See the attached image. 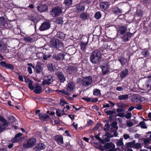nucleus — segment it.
<instances>
[{
    "mask_svg": "<svg viewBox=\"0 0 151 151\" xmlns=\"http://www.w3.org/2000/svg\"><path fill=\"white\" fill-rule=\"evenodd\" d=\"M101 59V53L98 50H95L92 52L90 57L91 62L93 64L99 63Z\"/></svg>",
    "mask_w": 151,
    "mask_h": 151,
    "instance_id": "nucleus-1",
    "label": "nucleus"
},
{
    "mask_svg": "<svg viewBox=\"0 0 151 151\" xmlns=\"http://www.w3.org/2000/svg\"><path fill=\"white\" fill-rule=\"evenodd\" d=\"M36 142V139L35 138H31L26 140L23 144L24 148H29L32 147Z\"/></svg>",
    "mask_w": 151,
    "mask_h": 151,
    "instance_id": "nucleus-2",
    "label": "nucleus"
},
{
    "mask_svg": "<svg viewBox=\"0 0 151 151\" xmlns=\"http://www.w3.org/2000/svg\"><path fill=\"white\" fill-rule=\"evenodd\" d=\"M50 45L58 49H59L63 47V44L62 42L56 39L51 40L50 42Z\"/></svg>",
    "mask_w": 151,
    "mask_h": 151,
    "instance_id": "nucleus-3",
    "label": "nucleus"
},
{
    "mask_svg": "<svg viewBox=\"0 0 151 151\" xmlns=\"http://www.w3.org/2000/svg\"><path fill=\"white\" fill-rule=\"evenodd\" d=\"M8 125V123L3 117L0 115V132H3Z\"/></svg>",
    "mask_w": 151,
    "mask_h": 151,
    "instance_id": "nucleus-4",
    "label": "nucleus"
},
{
    "mask_svg": "<svg viewBox=\"0 0 151 151\" xmlns=\"http://www.w3.org/2000/svg\"><path fill=\"white\" fill-rule=\"evenodd\" d=\"M61 7L57 6L53 8L50 11V14L53 17H55L61 14L62 12Z\"/></svg>",
    "mask_w": 151,
    "mask_h": 151,
    "instance_id": "nucleus-5",
    "label": "nucleus"
},
{
    "mask_svg": "<svg viewBox=\"0 0 151 151\" xmlns=\"http://www.w3.org/2000/svg\"><path fill=\"white\" fill-rule=\"evenodd\" d=\"M52 78L53 76L51 75L45 76L43 78L42 84L44 85L50 84L53 81Z\"/></svg>",
    "mask_w": 151,
    "mask_h": 151,
    "instance_id": "nucleus-6",
    "label": "nucleus"
},
{
    "mask_svg": "<svg viewBox=\"0 0 151 151\" xmlns=\"http://www.w3.org/2000/svg\"><path fill=\"white\" fill-rule=\"evenodd\" d=\"M91 76H89L83 78L82 80L81 83L83 86H87L91 84Z\"/></svg>",
    "mask_w": 151,
    "mask_h": 151,
    "instance_id": "nucleus-7",
    "label": "nucleus"
},
{
    "mask_svg": "<svg viewBox=\"0 0 151 151\" xmlns=\"http://www.w3.org/2000/svg\"><path fill=\"white\" fill-rule=\"evenodd\" d=\"M50 27L49 22L46 21L43 22L39 28L40 31H43L48 29Z\"/></svg>",
    "mask_w": 151,
    "mask_h": 151,
    "instance_id": "nucleus-8",
    "label": "nucleus"
},
{
    "mask_svg": "<svg viewBox=\"0 0 151 151\" xmlns=\"http://www.w3.org/2000/svg\"><path fill=\"white\" fill-rule=\"evenodd\" d=\"M77 69V67L75 65L70 66L68 67L66 71L69 74H73L76 72Z\"/></svg>",
    "mask_w": 151,
    "mask_h": 151,
    "instance_id": "nucleus-9",
    "label": "nucleus"
},
{
    "mask_svg": "<svg viewBox=\"0 0 151 151\" xmlns=\"http://www.w3.org/2000/svg\"><path fill=\"white\" fill-rule=\"evenodd\" d=\"M46 146L44 144L42 143L37 144L33 148V151H40L44 149Z\"/></svg>",
    "mask_w": 151,
    "mask_h": 151,
    "instance_id": "nucleus-10",
    "label": "nucleus"
},
{
    "mask_svg": "<svg viewBox=\"0 0 151 151\" xmlns=\"http://www.w3.org/2000/svg\"><path fill=\"white\" fill-rule=\"evenodd\" d=\"M145 98L143 97L138 96H134L132 98V100L134 101L136 100L135 102L137 103L142 102H144Z\"/></svg>",
    "mask_w": 151,
    "mask_h": 151,
    "instance_id": "nucleus-11",
    "label": "nucleus"
},
{
    "mask_svg": "<svg viewBox=\"0 0 151 151\" xmlns=\"http://www.w3.org/2000/svg\"><path fill=\"white\" fill-rule=\"evenodd\" d=\"M56 74L60 83H63L65 81V78L63 73L60 71H58L56 73Z\"/></svg>",
    "mask_w": 151,
    "mask_h": 151,
    "instance_id": "nucleus-12",
    "label": "nucleus"
},
{
    "mask_svg": "<svg viewBox=\"0 0 151 151\" xmlns=\"http://www.w3.org/2000/svg\"><path fill=\"white\" fill-rule=\"evenodd\" d=\"M37 9L41 13L47 11L48 10V7L46 5L42 4L39 5L37 6Z\"/></svg>",
    "mask_w": 151,
    "mask_h": 151,
    "instance_id": "nucleus-13",
    "label": "nucleus"
},
{
    "mask_svg": "<svg viewBox=\"0 0 151 151\" xmlns=\"http://www.w3.org/2000/svg\"><path fill=\"white\" fill-rule=\"evenodd\" d=\"M65 55L62 53H59L57 55H54L53 58L57 60H63L64 59Z\"/></svg>",
    "mask_w": 151,
    "mask_h": 151,
    "instance_id": "nucleus-14",
    "label": "nucleus"
},
{
    "mask_svg": "<svg viewBox=\"0 0 151 151\" xmlns=\"http://www.w3.org/2000/svg\"><path fill=\"white\" fill-rule=\"evenodd\" d=\"M100 6L102 10H105L109 8V4L108 2H101L100 3Z\"/></svg>",
    "mask_w": 151,
    "mask_h": 151,
    "instance_id": "nucleus-15",
    "label": "nucleus"
},
{
    "mask_svg": "<svg viewBox=\"0 0 151 151\" xmlns=\"http://www.w3.org/2000/svg\"><path fill=\"white\" fill-rule=\"evenodd\" d=\"M68 54L69 55H73L74 54L76 51V48L72 46H70L68 47Z\"/></svg>",
    "mask_w": 151,
    "mask_h": 151,
    "instance_id": "nucleus-16",
    "label": "nucleus"
},
{
    "mask_svg": "<svg viewBox=\"0 0 151 151\" xmlns=\"http://www.w3.org/2000/svg\"><path fill=\"white\" fill-rule=\"evenodd\" d=\"M40 119L43 121H46L50 118L49 116L44 113H40L39 114Z\"/></svg>",
    "mask_w": 151,
    "mask_h": 151,
    "instance_id": "nucleus-17",
    "label": "nucleus"
},
{
    "mask_svg": "<svg viewBox=\"0 0 151 151\" xmlns=\"http://www.w3.org/2000/svg\"><path fill=\"white\" fill-rule=\"evenodd\" d=\"M22 135V134L19 133L16 134L14 138L12 139V141L13 142H18L21 140V137H20Z\"/></svg>",
    "mask_w": 151,
    "mask_h": 151,
    "instance_id": "nucleus-18",
    "label": "nucleus"
},
{
    "mask_svg": "<svg viewBox=\"0 0 151 151\" xmlns=\"http://www.w3.org/2000/svg\"><path fill=\"white\" fill-rule=\"evenodd\" d=\"M0 26H3L6 28L8 27V24L3 17H0Z\"/></svg>",
    "mask_w": 151,
    "mask_h": 151,
    "instance_id": "nucleus-19",
    "label": "nucleus"
},
{
    "mask_svg": "<svg viewBox=\"0 0 151 151\" xmlns=\"http://www.w3.org/2000/svg\"><path fill=\"white\" fill-rule=\"evenodd\" d=\"M132 33L130 32H127L126 34L122 37V39L124 42H126L131 37Z\"/></svg>",
    "mask_w": 151,
    "mask_h": 151,
    "instance_id": "nucleus-20",
    "label": "nucleus"
},
{
    "mask_svg": "<svg viewBox=\"0 0 151 151\" xmlns=\"http://www.w3.org/2000/svg\"><path fill=\"white\" fill-rule=\"evenodd\" d=\"M100 67L101 68L103 74H106L109 71V67L107 65H100Z\"/></svg>",
    "mask_w": 151,
    "mask_h": 151,
    "instance_id": "nucleus-21",
    "label": "nucleus"
},
{
    "mask_svg": "<svg viewBox=\"0 0 151 151\" xmlns=\"http://www.w3.org/2000/svg\"><path fill=\"white\" fill-rule=\"evenodd\" d=\"M55 139L58 143L60 145L63 143V137L60 135H57L55 136Z\"/></svg>",
    "mask_w": 151,
    "mask_h": 151,
    "instance_id": "nucleus-22",
    "label": "nucleus"
},
{
    "mask_svg": "<svg viewBox=\"0 0 151 151\" xmlns=\"http://www.w3.org/2000/svg\"><path fill=\"white\" fill-rule=\"evenodd\" d=\"M80 17L82 20H85L89 18V15L87 13L83 12L80 14Z\"/></svg>",
    "mask_w": 151,
    "mask_h": 151,
    "instance_id": "nucleus-23",
    "label": "nucleus"
},
{
    "mask_svg": "<svg viewBox=\"0 0 151 151\" xmlns=\"http://www.w3.org/2000/svg\"><path fill=\"white\" fill-rule=\"evenodd\" d=\"M119 32L121 34L124 35L127 31V28L124 26H122L119 27Z\"/></svg>",
    "mask_w": 151,
    "mask_h": 151,
    "instance_id": "nucleus-24",
    "label": "nucleus"
},
{
    "mask_svg": "<svg viewBox=\"0 0 151 151\" xmlns=\"http://www.w3.org/2000/svg\"><path fill=\"white\" fill-rule=\"evenodd\" d=\"M74 87V83L72 82H70L68 83L67 88V90L68 91H72Z\"/></svg>",
    "mask_w": 151,
    "mask_h": 151,
    "instance_id": "nucleus-25",
    "label": "nucleus"
},
{
    "mask_svg": "<svg viewBox=\"0 0 151 151\" xmlns=\"http://www.w3.org/2000/svg\"><path fill=\"white\" fill-rule=\"evenodd\" d=\"M34 92L36 94H40L42 92V88L40 86L37 85L35 88Z\"/></svg>",
    "mask_w": 151,
    "mask_h": 151,
    "instance_id": "nucleus-26",
    "label": "nucleus"
},
{
    "mask_svg": "<svg viewBox=\"0 0 151 151\" xmlns=\"http://www.w3.org/2000/svg\"><path fill=\"white\" fill-rule=\"evenodd\" d=\"M128 73V70L125 68V70H123L121 72L120 77L122 78H124L127 75Z\"/></svg>",
    "mask_w": 151,
    "mask_h": 151,
    "instance_id": "nucleus-27",
    "label": "nucleus"
},
{
    "mask_svg": "<svg viewBox=\"0 0 151 151\" xmlns=\"http://www.w3.org/2000/svg\"><path fill=\"white\" fill-rule=\"evenodd\" d=\"M147 134H151L150 135L149 137H147L146 139H144V142L145 144H147L149 142H150L151 141V131L149 132L146 133Z\"/></svg>",
    "mask_w": 151,
    "mask_h": 151,
    "instance_id": "nucleus-28",
    "label": "nucleus"
},
{
    "mask_svg": "<svg viewBox=\"0 0 151 151\" xmlns=\"http://www.w3.org/2000/svg\"><path fill=\"white\" fill-rule=\"evenodd\" d=\"M112 11L114 14H118L122 13V10L117 7L114 8Z\"/></svg>",
    "mask_w": 151,
    "mask_h": 151,
    "instance_id": "nucleus-29",
    "label": "nucleus"
},
{
    "mask_svg": "<svg viewBox=\"0 0 151 151\" xmlns=\"http://www.w3.org/2000/svg\"><path fill=\"white\" fill-rule=\"evenodd\" d=\"M115 145L112 143H107L104 146L106 149H110L114 146Z\"/></svg>",
    "mask_w": 151,
    "mask_h": 151,
    "instance_id": "nucleus-30",
    "label": "nucleus"
},
{
    "mask_svg": "<svg viewBox=\"0 0 151 151\" xmlns=\"http://www.w3.org/2000/svg\"><path fill=\"white\" fill-rule=\"evenodd\" d=\"M78 12H81L85 10V6L83 5L78 4L76 6Z\"/></svg>",
    "mask_w": 151,
    "mask_h": 151,
    "instance_id": "nucleus-31",
    "label": "nucleus"
},
{
    "mask_svg": "<svg viewBox=\"0 0 151 151\" xmlns=\"http://www.w3.org/2000/svg\"><path fill=\"white\" fill-rule=\"evenodd\" d=\"M128 94L122 95L118 96V99L119 100H125L128 99Z\"/></svg>",
    "mask_w": 151,
    "mask_h": 151,
    "instance_id": "nucleus-32",
    "label": "nucleus"
},
{
    "mask_svg": "<svg viewBox=\"0 0 151 151\" xmlns=\"http://www.w3.org/2000/svg\"><path fill=\"white\" fill-rule=\"evenodd\" d=\"M57 37L60 39H63L65 37V35L63 32H59L57 34Z\"/></svg>",
    "mask_w": 151,
    "mask_h": 151,
    "instance_id": "nucleus-33",
    "label": "nucleus"
},
{
    "mask_svg": "<svg viewBox=\"0 0 151 151\" xmlns=\"http://www.w3.org/2000/svg\"><path fill=\"white\" fill-rule=\"evenodd\" d=\"M40 54L42 55L43 58L44 60H46L49 58L50 57V55L49 54H44L42 53H40L37 55Z\"/></svg>",
    "mask_w": 151,
    "mask_h": 151,
    "instance_id": "nucleus-34",
    "label": "nucleus"
},
{
    "mask_svg": "<svg viewBox=\"0 0 151 151\" xmlns=\"http://www.w3.org/2000/svg\"><path fill=\"white\" fill-rule=\"evenodd\" d=\"M73 0H65L64 3L67 6H71L72 4Z\"/></svg>",
    "mask_w": 151,
    "mask_h": 151,
    "instance_id": "nucleus-35",
    "label": "nucleus"
},
{
    "mask_svg": "<svg viewBox=\"0 0 151 151\" xmlns=\"http://www.w3.org/2000/svg\"><path fill=\"white\" fill-rule=\"evenodd\" d=\"M135 143V140H133L132 142H127V145L130 147H134V144Z\"/></svg>",
    "mask_w": 151,
    "mask_h": 151,
    "instance_id": "nucleus-36",
    "label": "nucleus"
},
{
    "mask_svg": "<svg viewBox=\"0 0 151 151\" xmlns=\"http://www.w3.org/2000/svg\"><path fill=\"white\" fill-rule=\"evenodd\" d=\"M42 68L39 65H37L35 67V70L36 72L38 74L40 73L42 71Z\"/></svg>",
    "mask_w": 151,
    "mask_h": 151,
    "instance_id": "nucleus-37",
    "label": "nucleus"
},
{
    "mask_svg": "<svg viewBox=\"0 0 151 151\" xmlns=\"http://www.w3.org/2000/svg\"><path fill=\"white\" fill-rule=\"evenodd\" d=\"M93 94L96 96L101 95L100 91L97 89H94L93 91Z\"/></svg>",
    "mask_w": 151,
    "mask_h": 151,
    "instance_id": "nucleus-38",
    "label": "nucleus"
},
{
    "mask_svg": "<svg viewBox=\"0 0 151 151\" xmlns=\"http://www.w3.org/2000/svg\"><path fill=\"white\" fill-rule=\"evenodd\" d=\"M88 43L87 42H85L84 43L81 42V44H80V46L81 47V49L83 50H84L86 47Z\"/></svg>",
    "mask_w": 151,
    "mask_h": 151,
    "instance_id": "nucleus-39",
    "label": "nucleus"
},
{
    "mask_svg": "<svg viewBox=\"0 0 151 151\" xmlns=\"http://www.w3.org/2000/svg\"><path fill=\"white\" fill-rule=\"evenodd\" d=\"M119 61L121 62L122 65H124L128 62V60L124 58H122L119 60Z\"/></svg>",
    "mask_w": 151,
    "mask_h": 151,
    "instance_id": "nucleus-40",
    "label": "nucleus"
},
{
    "mask_svg": "<svg viewBox=\"0 0 151 151\" xmlns=\"http://www.w3.org/2000/svg\"><path fill=\"white\" fill-rule=\"evenodd\" d=\"M47 68L48 70L51 72H53L54 70L52 63L48 65Z\"/></svg>",
    "mask_w": 151,
    "mask_h": 151,
    "instance_id": "nucleus-41",
    "label": "nucleus"
},
{
    "mask_svg": "<svg viewBox=\"0 0 151 151\" xmlns=\"http://www.w3.org/2000/svg\"><path fill=\"white\" fill-rule=\"evenodd\" d=\"M139 125L141 126V127L143 129H146L147 128V126L145 125V123L143 121L140 122Z\"/></svg>",
    "mask_w": 151,
    "mask_h": 151,
    "instance_id": "nucleus-42",
    "label": "nucleus"
},
{
    "mask_svg": "<svg viewBox=\"0 0 151 151\" xmlns=\"http://www.w3.org/2000/svg\"><path fill=\"white\" fill-rule=\"evenodd\" d=\"M106 109H105V112L108 115H112L114 114H115L116 112L115 110H109L108 111H105Z\"/></svg>",
    "mask_w": 151,
    "mask_h": 151,
    "instance_id": "nucleus-43",
    "label": "nucleus"
},
{
    "mask_svg": "<svg viewBox=\"0 0 151 151\" xmlns=\"http://www.w3.org/2000/svg\"><path fill=\"white\" fill-rule=\"evenodd\" d=\"M101 16V14L99 12H96L95 15V17L97 19H99Z\"/></svg>",
    "mask_w": 151,
    "mask_h": 151,
    "instance_id": "nucleus-44",
    "label": "nucleus"
},
{
    "mask_svg": "<svg viewBox=\"0 0 151 151\" xmlns=\"http://www.w3.org/2000/svg\"><path fill=\"white\" fill-rule=\"evenodd\" d=\"M136 14L138 17H141L143 15L142 11L141 10H137L136 11Z\"/></svg>",
    "mask_w": 151,
    "mask_h": 151,
    "instance_id": "nucleus-45",
    "label": "nucleus"
},
{
    "mask_svg": "<svg viewBox=\"0 0 151 151\" xmlns=\"http://www.w3.org/2000/svg\"><path fill=\"white\" fill-rule=\"evenodd\" d=\"M142 54L145 57L149 56V53L148 50H145L142 51Z\"/></svg>",
    "mask_w": 151,
    "mask_h": 151,
    "instance_id": "nucleus-46",
    "label": "nucleus"
},
{
    "mask_svg": "<svg viewBox=\"0 0 151 151\" xmlns=\"http://www.w3.org/2000/svg\"><path fill=\"white\" fill-rule=\"evenodd\" d=\"M56 23L58 24H62L63 23L62 18L61 17H59L56 20Z\"/></svg>",
    "mask_w": 151,
    "mask_h": 151,
    "instance_id": "nucleus-47",
    "label": "nucleus"
},
{
    "mask_svg": "<svg viewBox=\"0 0 151 151\" xmlns=\"http://www.w3.org/2000/svg\"><path fill=\"white\" fill-rule=\"evenodd\" d=\"M6 68L13 70L14 69V67L13 65L10 64H7Z\"/></svg>",
    "mask_w": 151,
    "mask_h": 151,
    "instance_id": "nucleus-48",
    "label": "nucleus"
},
{
    "mask_svg": "<svg viewBox=\"0 0 151 151\" xmlns=\"http://www.w3.org/2000/svg\"><path fill=\"white\" fill-rule=\"evenodd\" d=\"M33 82L31 80L30 81H29V83L28 84V86L29 88L31 90H32L34 89V87L32 85Z\"/></svg>",
    "mask_w": 151,
    "mask_h": 151,
    "instance_id": "nucleus-49",
    "label": "nucleus"
},
{
    "mask_svg": "<svg viewBox=\"0 0 151 151\" xmlns=\"http://www.w3.org/2000/svg\"><path fill=\"white\" fill-rule=\"evenodd\" d=\"M123 145L122 139H120L116 143V145L117 146H121Z\"/></svg>",
    "mask_w": 151,
    "mask_h": 151,
    "instance_id": "nucleus-50",
    "label": "nucleus"
},
{
    "mask_svg": "<svg viewBox=\"0 0 151 151\" xmlns=\"http://www.w3.org/2000/svg\"><path fill=\"white\" fill-rule=\"evenodd\" d=\"M110 128V125H109L108 123H106L105 124L104 129L105 131H108Z\"/></svg>",
    "mask_w": 151,
    "mask_h": 151,
    "instance_id": "nucleus-51",
    "label": "nucleus"
},
{
    "mask_svg": "<svg viewBox=\"0 0 151 151\" xmlns=\"http://www.w3.org/2000/svg\"><path fill=\"white\" fill-rule=\"evenodd\" d=\"M117 123L116 122H114L112 123L111 125L113 127L117 129L118 127L117 126Z\"/></svg>",
    "mask_w": 151,
    "mask_h": 151,
    "instance_id": "nucleus-52",
    "label": "nucleus"
},
{
    "mask_svg": "<svg viewBox=\"0 0 151 151\" xmlns=\"http://www.w3.org/2000/svg\"><path fill=\"white\" fill-rule=\"evenodd\" d=\"M124 116L126 119H128L131 118L132 116V114L130 112L127 113L124 115Z\"/></svg>",
    "mask_w": 151,
    "mask_h": 151,
    "instance_id": "nucleus-53",
    "label": "nucleus"
},
{
    "mask_svg": "<svg viewBox=\"0 0 151 151\" xmlns=\"http://www.w3.org/2000/svg\"><path fill=\"white\" fill-rule=\"evenodd\" d=\"M141 144L139 143H137L134 144V147L137 149L141 148Z\"/></svg>",
    "mask_w": 151,
    "mask_h": 151,
    "instance_id": "nucleus-54",
    "label": "nucleus"
},
{
    "mask_svg": "<svg viewBox=\"0 0 151 151\" xmlns=\"http://www.w3.org/2000/svg\"><path fill=\"white\" fill-rule=\"evenodd\" d=\"M135 108L139 110H141L142 109V106L138 104H136L135 106Z\"/></svg>",
    "mask_w": 151,
    "mask_h": 151,
    "instance_id": "nucleus-55",
    "label": "nucleus"
},
{
    "mask_svg": "<svg viewBox=\"0 0 151 151\" xmlns=\"http://www.w3.org/2000/svg\"><path fill=\"white\" fill-rule=\"evenodd\" d=\"M10 122L12 123H13L16 121V119L15 117L13 116H12L9 118Z\"/></svg>",
    "mask_w": 151,
    "mask_h": 151,
    "instance_id": "nucleus-56",
    "label": "nucleus"
},
{
    "mask_svg": "<svg viewBox=\"0 0 151 151\" xmlns=\"http://www.w3.org/2000/svg\"><path fill=\"white\" fill-rule=\"evenodd\" d=\"M7 64L4 61L0 62V65H1L3 67L6 68Z\"/></svg>",
    "mask_w": 151,
    "mask_h": 151,
    "instance_id": "nucleus-57",
    "label": "nucleus"
},
{
    "mask_svg": "<svg viewBox=\"0 0 151 151\" xmlns=\"http://www.w3.org/2000/svg\"><path fill=\"white\" fill-rule=\"evenodd\" d=\"M124 104L119 103L117 104V106L121 109H123L124 108Z\"/></svg>",
    "mask_w": 151,
    "mask_h": 151,
    "instance_id": "nucleus-58",
    "label": "nucleus"
},
{
    "mask_svg": "<svg viewBox=\"0 0 151 151\" xmlns=\"http://www.w3.org/2000/svg\"><path fill=\"white\" fill-rule=\"evenodd\" d=\"M60 104L61 106H63L65 104H67L68 103L64 100H60Z\"/></svg>",
    "mask_w": 151,
    "mask_h": 151,
    "instance_id": "nucleus-59",
    "label": "nucleus"
},
{
    "mask_svg": "<svg viewBox=\"0 0 151 151\" xmlns=\"http://www.w3.org/2000/svg\"><path fill=\"white\" fill-rule=\"evenodd\" d=\"M58 91L59 92H61L62 93H63L66 94V95H68L69 93L66 91H65L64 90H59Z\"/></svg>",
    "mask_w": 151,
    "mask_h": 151,
    "instance_id": "nucleus-60",
    "label": "nucleus"
},
{
    "mask_svg": "<svg viewBox=\"0 0 151 151\" xmlns=\"http://www.w3.org/2000/svg\"><path fill=\"white\" fill-rule=\"evenodd\" d=\"M6 48L7 47L5 45L3 44V46L1 48V51L5 50H6Z\"/></svg>",
    "mask_w": 151,
    "mask_h": 151,
    "instance_id": "nucleus-61",
    "label": "nucleus"
},
{
    "mask_svg": "<svg viewBox=\"0 0 151 151\" xmlns=\"http://www.w3.org/2000/svg\"><path fill=\"white\" fill-rule=\"evenodd\" d=\"M106 135L107 137H109V138L110 137H113V135H111L109 132L107 133Z\"/></svg>",
    "mask_w": 151,
    "mask_h": 151,
    "instance_id": "nucleus-62",
    "label": "nucleus"
},
{
    "mask_svg": "<svg viewBox=\"0 0 151 151\" xmlns=\"http://www.w3.org/2000/svg\"><path fill=\"white\" fill-rule=\"evenodd\" d=\"M24 40L27 42H31L32 41V39L29 37H25L24 38Z\"/></svg>",
    "mask_w": 151,
    "mask_h": 151,
    "instance_id": "nucleus-63",
    "label": "nucleus"
},
{
    "mask_svg": "<svg viewBox=\"0 0 151 151\" xmlns=\"http://www.w3.org/2000/svg\"><path fill=\"white\" fill-rule=\"evenodd\" d=\"M99 134H98L97 135L95 136V137L96 139L99 140L100 141H102V139L99 137Z\"/></svg>",
    "mask_w": 151,
    "mask_h": 151,
    "instance_id": "nucleus-64",
    "label": "nucleus"
}]
</instances>
